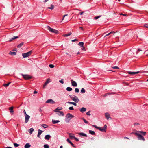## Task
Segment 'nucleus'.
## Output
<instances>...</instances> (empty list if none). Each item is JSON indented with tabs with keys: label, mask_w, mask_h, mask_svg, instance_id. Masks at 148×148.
<instances>
[{
	"label": "nucleus",
	"mask_w": 148,
	"mask_h": 148,
	"mask_svg": "<svg viewBox=\"0 0 148 148\" xmlns=\"http://www.w3.org/2000/svg\"><path fill=\"white\" fill-rule=\"evenodd\" d=\"M131 134H133L137 136V138L139 140H142L143 141H144L145 140V139L144 137L140 134L139 132H137V131H136L135 132H132Z\"/></svg>",
	"instance_id": "obj_1"
},
{
	"label": "nucleus",
	"mask_w": 148,
	"mask_h": 148,
	"mask_svg": "<svg viewBox=\"0 0 148 148\" xmlns=\"http://www.w3.org/2000/svg\"><path fill=\"white\" fill-rule=\"evenodd\" d=\"M69 96L70 98L75 103H77L79 102V100L76 96L72 95H70Z\"/></svg>",
	"instance_id": "obj_2"
},
{
	"label": "nucleus",
	"mask_w": 148,
	"mask_h": 148,
	"mask_svg": "<svg viewBox=\"0 0 148 148\" xmlns=\"http://www.w3.org/2000/svg\"><path fill=\"white\" fill-rule=\"evenodd\" d=\"M74 117V116L70 113H68L67 114L65 119V121L66 122L68 123L70 121L71 119Z\"/></svg>",
	"instance_id": "obj_3"
},
{
	"label": "nucleus",
	"mask_w": 148,
	"mask_h": 148,
	"mask_svg": "<svg viewBox=\"0 0 148 148\" xmlns=\"http://www.w3.org/2000/svg\"><path fill=\"white\" fill-rule=\"evenodd\" d=\"M21 74L23 78L25 80H27L30 79L32 78V76L28 75H24L23 74Z\"/></svg>",
	"instance_id": "obj_4"
},
{
	"label": "nucleus",
	"mask_w": 148,
	"mask_h": 148,
	"mask_svg": "<svg viewBox=\"0 0 148 148\" xmlns=\"http://www.w3.org/2000/svg\"><path fill=\"white\" fill-rule=\"evenodd\" d=\"M32 53V51L31 50L28 52L23 53L22 55L24 58H25L29 56Z\"/></svg>",
	"instance_id": "obj_5"
},
{
	"label": "nucleus",
	"mask_w": 148,
	"mask_h": 148,
	"mask_svg": "<svg viewBox=\"0 0 148 148\" xmlns=\"http://www.w3.org/2000/svg\"><path fill=\"white\" fill-rule=\"evenodd\" d=\"M71 81L72 85L74 87H76L77 86V84L75 81H73V79H71Z\"/></svg>",
	"instance_id": "obj_6"
},
{
	"label": "nucleus",
	"mask_w": 148,
	"mask_h": 148,
	"mask_svg": "<svg viewBox=\"0 0 148 148\" xmlns=\"http://www.w3.org/2000/svg\"><path fill=\"white\" fill-rule=\"evenodd\" d=\"M25 122L27 123L29 121V120L30 118V116L28 114H26L25 116Z\"/></svg>",
	"instance_id": "obj_7"
},
{
	"label": "nucleus",
	"mask_w": 148,
	"mask_h": 148,
	"mask_svg": "<svg viewBox=\"0 0 148 148\" xmlns=\"http://www.w3.org/2000/svg\"><path fill=\"white\" fill-rule=\"evenodd\" d=\"M46 103H51V104H54L55 102L52 99H49L46 101Z\"/></svg>",
	"instance_id": "obj_8"
},
{
	"label": "nucleus",
	"mask_w": 148,
	"mask_h": 148,
	"mask_svg": "<svg viewBox=\"0 0 148 148\" xmlns=\"http://www.w3.org/2000/svg\"><path fill=\"white\" fill-rule=\"evenodd\" d=\"M50 82V80L49 79H48L46 82L45 83L44 85L43 86V88H45V87L46 86V85Z\"/></svg>",
	"instance_id": "obj_9"
},
{
	"label": "nucleus",
	"mask_w": 148,
	"mask_h": 148,
	"mask_svg": "<svg viewBox=\"0 0 148 148\" xmlns=\"http://www.w3.org/2000/svg\"><path fill=\"white\" fill-rule=\"evenodd\" d=\"M140 72L139 71H138L137 72H131V71H128V73L129 74L131 75H135L136 74H137L139 73Z\"/></svg>",
	"instance_id": "obj_10"
},
{
	"label": "nucleus",
	"mask_w": 148,
	"mask_h": 148,
	"mask_svg": "<svg viewBox=\"0 0 148 148\" xmlns=\"http://www.w3.org/2000/svg\"><path fill=\"white\" fill-rule=\"evenodd\" d=\"M68 134L71 139H74L75 137L73 134L72 133H69Z\"/></svg>",
	"instance_id": "obj_11"
},
{
	"label": "nucleus",
	"mask_w": 148,
	"mask_h": 148,
	"mask_svg": "<svg viewBox=\"0 0 148 148\" xmlns=\"http://www.w3.org/2000/svg\"><path fill=\"white\" fill-rule=\"evenodd\" d=\"M51 137V136L50 135L47 134L45 136V140H49Z\"/></svg>",
	"instance_id": "obj_12"
},
{
	"label": "nucleus",
	"mask_w": 148,
	"mask_h": 148,
	"mask_svg": "<svg viewBox=\"0 0 148 148\" xmlns=\"http://www.w3.org/2000/svg\"><path fill=\"white\" fill-rule=\"evenodd\" d=\"M57 114L60 116H63L64 115V113L62 111H58V112Z\"/></svg>",
	"instance_id": "obj_13"
},
{
	"label": "nucleus",
	"mask_w": 148,
	"mask_h": 148,
	"mask_svg": "<svg viewBox=\"0 0 148 148\" xmlns=\"http://www.w3.org/2000/svg\"><path fill=\"white\" fill-rule=\"evenodd\" d=\"M105 116L107 119H108L109 118H111L110 117V114L108 113H106L105 114Z\"/></svg>",
	"instance_id": "obj_14"
},
{
	"label": "nucleus",
	"mask_w": 148,
	"mask_h": 148,
	"mask_svg": "<svg viewBox=\"0 0 148 148\" xmlns=\"http://www.w3.org/2000/svg\"><path fill=\"white\" fill-rule=\"evenodd\" d=\"M86 108H85L82 107L80 109H79V110L82 113H83L86 111Z\"/></svg>",
	"instance_id": "obj_15"
},
{
	"label": "nucleus",
	"mask_w": 148,
	"mask_h": 148,
	"mask_svg": "<svg viewBox=\"0 0 148 148\" xmlns=\"http://www.w3.org/2000/svg\"><path fill=\"white\" fill-rule=\"evenodd\" d=\"M67 141L70 143L71 145L73 147H75V145L72 143L69 140V138H67Z\"/></svg>",
	"instance_id": "obj_16"
},
{
	"label": "nucleus",
	"mask_w": 148,
	"mask_h": 148,
	"mask_svg": "<svg viewBox=\"0 0 148 148\" xmlns=\"http://www.w3.org/2000/svg\"><path fill=\"white\" fill-rule=\"evenodd\" d=\"M31 147V145L29 143H27L25 144L24 146L25 148H29Z\"/></svg>",
	"instance_id": "obj_17"
},
{
	"label": "nucleus",
	"mask_w": 148,
	"mask_h": 148,
	"mask_svg": "<svg viewBox=\"0 0 148 148\" xmlns=\"http://www.w3.org/2000/svg\"><path fill=\"white\" fill-rule=\"evenodd\" d=\"M60 122V121L59 120H55L53 119L52 120V123L53 124H55L57 123H58Z\"/></svg>",
	"instance_id": "obj_18"
},
{
	"label": "nucleus",
	"mask_w": 148,
	"mask_h": 148,
	"mask_svg": "<svg viewBox=\"0 0 148 148\" xmlns=\"http://www.w3.org/2000/svg\"><path fill=\"white\" fill-rule=\"evenodd\" d=\"M137 132H139V133H141L142 134L143 136H145L146 135V132H143V131H137Z\"/></svg>",
	"instance_id": "obj_19"
},
{
	"label": "nucleus",
	"mask_w": 148,
	"mask_h": 148,
	"mask_svg": "<svg viewBox=\"0 0 148 148\" xmlns=\"http://www.w3.org/2000/svg\"><path fill=\"white\" fill-rule=\"evenodd\" d=\"M62 109V108L60 107H58L55 110H54V111L55 112H58V111H59L61 110Z\"/></svg>",
	"instance_id": "obj_20"
},
{
	"label": "nucleus",
	"mask_w": 148,
	"mask_h": 148,
	"mask_svg": "<svg viewBox=\"0 0 148 148\" xmlns=\"http://www.w3.org/2000/svg\"><path fill=\"white\" fill-rule=\"evenodd\" d=\"M9 110H10V112L11 113H13L14 112L13 107H11L9 108Z\"/></svg>",
	"instance_id": "obj_21"
},
{
	"label": "nucleus",
	"mask_w": 148,
	"mask_h": 148,
	"mask_svg": "<svg viewBox=\"0 0 148 148\" xmlns=\"http://www.w3.org/2000/svg\"><path fill=\"white\" fill-rule=\"evenodd\" d=\"M47 29L51 32H52V30L53 29L51 28L49 26H47Z\"/></svg>",
	"instance_id": "obj_22"
},
{
	"label": "nucleus",
	"mask_w": 148,
	"mask_h": 148,
	"mask_svg": "<svg viewBox=\"0 0 148 148\" xmlns=\"http://www.w3.org/2000/svg\"><path fill=\"white\" fill-rule=\"evenodd\" d=\"M79 135H81V136H85V137L87 136V135L86 134H85L84 133H83V132L79 133Z\"/></svg>",
	"instance_id": "obj_23"
},
{
	"label": "nucleus",
	"mask_w": 148,
	"mask_h": 148,
	"mask_svg": "<svg viewBox=\"0 0 148 148\" xmlns=\"http://www.w3.org/2000/svg\"><path fill=\"white\" fill-rule=\"evenodd\" d=\"M67 103L69 104H73L75 106H76L77 105L76 103L75 102L68 101V102H67Z\"/></svg>",
	"instance_id": "obj_24"
},
{
	"label": "nucleus",
	"mask_w": 148,
	"mask_h": 148,
	"mask_svg": "<svg viewBox=\"0 0 148 148\" xmlns=\"http://www.w3.org/2000/svg\"><path fill=\"white\" fill-rule=\"evenodd\" d=\"M89 133L92 135H94L95 134V132L94 131L89 130Z\"/></svg>",
	"instance_id": "obj_25"
},
{
	"label": "nucleus",
	"mask_w": 148,
	"mask_h": 148,
	"mask_svg": "<svg viewBox=\"0 0 148 148\" xmlns=\"http://www.w3.org/2000/svg\"><path fill=\"white\" fill-rule=\"evenodd\" d=\"M19 38V37L18 36H13L12 38L10 40V41H11L12 40H14L18 38Z\"/></svg>",
	"instance_id": "obj_26"
},
{
	"label": "nucleus",
	"mask_w": 148,
	"mask_h": 148,
	"mask_svg": "<svg viewBox=\"0 0 148 148\" xmlns=\"http://www.w3.org/2000/svg\"><path fill=\"white\" fill-rule=\"evenodd\" d=\"M71 34L72 33L71 32H70L69 33L64 34L63 36L64 37L68 36H70Z\"/></svg>",
	"instance_id": "obj_27"
},
{
	"label": "nucleus",
	"mask_w": 148,
	"mask_h": 148,
	"mask_svg": "<svg viewBox=\"0 0 148 148\" xmlns=\"http://www.w3.org/2000/svg\"><path fill=\"white\" fill-rule=\"evenodd\" d=\"M54 8V5L53 4L51 5V6L50 7H49L47 8V9H51V10H53Z\"/></svg>",
	"instance_id": "obj_28"
},
{
	"label": "nucleus",
	"mask_w": 148,
	"mask_h": 148,
	"mask_svg": "<svg viewBox=\"0 0 148 148\" xmlns=\"http://www.w3.org/2000/svg\"><path fill=\"white\" fill-rule=\"evenodd\" d=\"M9 54L11 55H15L16 54V53L15 52L10 51Z\"/></svg>",
	"instance_id": "obj_29"
},
{
	"label": "nucleus",
	"mask_w": 148,
	"mask_h": 148,
	"mask_svg": "<svg viewBox=\"0 0 148 148\" xmlns=\"http://www.w3.org/2000/svg\"><path fill=\"white\" fill-rule=\"evenodd\" d=\"M84 43L83 42H80L79 43L78 45L81 47H83Z\"/></svg>",
	"instance_id": "obj_30"
},
{
	"label": "nucleus",
	"mask_w": 148,
	"mask_h": 148,
	"mask_svg": "<svg viewBox=\"0 0 148 148\" xmlns=\"http://www.w3.org/2000/svg\"><path fill=\"white\" fill-rule=\"evenodd\" d=\"M41 126L44 128H46L48 127V125L46 124H43L41 125Z\"/></svg>",
	"instance_id": "obj_31"
},
{
	"label": "nucleus",
	"mask_w": 148,
	"mask_h": 148,
	"mask_svg": "<svg viewBox=\"0 0 148 148\" xmlns=\"http://www.w3.org/2000/svg\"><path fill=\"white\" fill-rule=\"evenodd\" d=\"M72 90V88L69 87H68L66 88V90L68 91H71Z\"/></svg>",
	"instance_id": "obj_32"
},
{
	"label": "nucleus",
	"mask_w": 148,
	"mask_h": 148,
	"mask_svg": "<svg viewBox=\"0 0 148 148\" xmlns=\"http://www.w3.org/2000/svg\"><path fill=\"white\" fill-rule=\"evenodd\" d=\"M23 42H21L17 46V47L18 48H20L21 47L22 45H23Z\"/></svg>",
	"instance_id": "obj_33"
},
{
	"label": "nucleus",
	"mask_w": 148,
	"mask_h": 148,
	"mask_svg": "<svg viewBox=\"0 0 148 148\" xmlns=\"http://www.w3.org/2000/svg\"><path fill=\"white\" fill-rule=\"evenodd\" d=\"M81 119H82L84 121V122L86 123V124H88V122L87 121H86V119H85L84 118H81Z\"/></svg>",
	"instance_id": "obj_34"
},
{
	"label": "nucleus",
	"mask_w": 148,
	"mask_h": 148,
	"mask_svg": "<svg viewBox=\"0 0 148 148\" xmlns=\"http://www.w3.org/2000/svg\"><path fill=\"white\" fill-rule=\"evenodd\" d=\"M81 92L82 93H84L85 92V90L84 88H82L81 91Z\"/></svg>",
	"instance_id": "obj_35"
},
{
	"label": "nucleus",
	"mask_w": 148,
	"mask_h": 148,
	"mask_svg": "<svg viewBox=\"0 0 148 148\" xmlns=\"http://www.w3.org/2000/svg\"><path fill=\"white\" fill-rule=\"evenodd\" d=\"M52 32H53L56 34L58 33V31L57 30H55L54 29H53V30H52Z\"/></svg>",
	"instance_id": "obj_36"
},
{
	"label": "nucleus",
	"mask_w": 148,
	"mask_h": 148,
	"mask_svg": "<svg viewBox=\"0 0 148 148\" xmlns=\"http://www.w3.org/2000/svg\"><path fill=\"white\" fill-rule=\"evenodd\" d=\"M98 130L102 132H105L106 131L105 129H104L103 128H102L101 127H100V128H99Z\"/></svg>",
	"instance_id": "obj_37"
},
{
	"label": "nucleus",
	"mask_w": 148,
	"mask_h": 148,
	"mask_svg": "<svg viewBox=\"0 0 148 148\" xmlns=\"http://www.w3.org/2000/svg\"><path fill=\"white\" fill-rule=\"evenodd\" d=\"M10 83H11V82H10L7 84H3V86L5 87L8 86L10 84Z\"/></svg>",
	"instance_id": "obj_38"
},
{
	"label": "nucleus",
	"mask_w": 148,
	"mask_h": 148,
	"mask_svg": "<svg viewBox=\"0 0 148 148\" xmlns=\"http://www.w3.org/2000/svg\"><path fill=\"white\" fill-rule=\"evenodd\" d=\"M43 132V131H42L40 130H38V134L41 135L42 133Z\"/></svg>",
	"instance_id": "obj_39"
},
{
	"label": "nucleus",
	"mask_w": 148,
	"mask_h": 148,
	"mask_svg": "<svg viewBox=\"0 0 148 148\" xmlns=\"http://www.w3.org/2000/svg\"><path fill=\"white\" fill-rule=\"evenodd\" d=\"M44 148H49V145L47 144H46L44 145Z\"/></svg>",
	"instance_id": "obj_40"
},
{
	"label": "nucleus",
	"mask_w": 148,
	"mask_h": 148,
	"mask_svg": "<svg viewBox=\"0 0 148 148\" xmlns=\"http://www.w3.org/2000/svg\"><path fill=\"white\" fill-rule=\"evenodd\" d=\"M30 132L29 133L31 134L32 133V132L34 130V129L33 128H31L29 129Z\"/></svg>",
	"instance_id": "obj_41"
},
{
	"label": "nucleus",
	"mask_w": 148,
	"mask_h": 148,
	"mask_svg": "<svg viewBox=\"0 0 148 148\" xmlns=\"http://www.w3.org/2000/svg\"><path fill=\"white\" fill-rule=\"evenodd\" d=\"M114 33V31L111 32H110L109 33H108V34L106 35L105 36H109V35L111 34H112L113 33Z\"/></svg>",
	"instance_id": "obj_42"
},
{
	"label": "nucleus",
	"mask_w": 148,
	"mask_h": 148,
	"mask_svg": "<svg viewBox=\"0 0 148 148\" xmlns=\"http://www.w3.org/2000/svg\"><path fill=\"white\" fill-rule=\"evenodd\" d=\"M14 145L15 147H18L19 145V144L15 143H14Z\"/></svg>",
	"instance_id": "obj_43"
},
{
	"label": "nucleus",
	"mask_w": 148,
	"mask_h": 148,
	"mask_svg": "<svg viewBox=\"0 0 148 148\" xmlns=\"http://www.w3.org/2000/svg\"><path fill=\"white\" fill-rule=\"evenodd\" d=\"M75 92L76 93H78L79 92V89L78 88H76L75 90Z\"/></svg>",
	"instance_id": "obj_44"
},
{
	"label": "nucleus",
	"mask_w": 148,
	"mask_h": 148,
	"mask_svg": "<svg viewBox=\"0 0 148 148\" xmlns=\"http://www.w3.org/2000/svg\"><path fill=\"white\" fill-rule=\"evenodd\" d=\"M144 54H145L147 56H148V50L145 51L144 52Z\"/></svg>",
	"instance_id": "obj_45"
},
{
	"label": "nucleus",
	"mask_w": 148,
	"mask_h": 148,
	"mask_svg": "<svg viewBox=\"0 0 148 148\" xmlns=\"http://www.w3.org/2000/svg\"><path fill=\"white\" fill-rule=\"evenodd\" d=\"M49 66L51 68H53L54 67V66L52 64H50L49 65Z\"/></svg>",
	"instance_id": "obj_46"
},
{
	"label": "nucleus",
	"mask_w": 148,
	"mask_h": 148,
	"mask_svg": "<svg viewBox=\"0 0 148 148\" xmlns=\"http://www.w3.org/2000/svg\"><path fill=\"white\" fill-rule=\"evenodd\" d=\"M59 82L62 84H63L64 83L63 79H62L61 80H59Z\"/></svg>",
	"instance_id": "obj_47"
},
{
	"label": "nucleus",
	"mask_w": 148,
	"mask_h": 148,
	"mask_svg": "<svg viewBox=\"0 0 148 148\" xmlns=\"http://www.w3.org/2000/svg\"><path fill=\"white\" fill-rule=\"evenodd\" d=\"M69 110H74V108L73 106L70 107L69 108Z\"/></svg>",
	"instance_id": "obj_48"
},
{
	"label": "nucleus",
	"mask_w": 148,
	"mask_h": 148,
	"mask_svg": "<svg viewBox=\"0 0 148 148\" xmlns=\"http://www.w3.org/2000/svg\"><path fill=\"white\" fill-rule=\"evenodd\" d=\"M93 127H94L95 128L97 129L98 130L99 128H100V127H97V126L95 125H93Z\"/></svg>",
	"instance_id": "obj_49"
},
{
	"label": "nucleus",
	"mask_w": 148,
	"mask_h": 148,
	"mask_svg": "<svg viewBox=\"0 0 148 148\" xmlns=\"http://www.w3.org/2000/svg\"><path fill=\"white\" fill-rule=\"evenodd\" d=\"M112 68L114 69H119V68L117 66H113Z\"/></svg>",
	"instance_id": "obj_50"
},
{
	"label": "nucleus",
	"mask_w": 148,
	"mask_h": 148,
	"mask_svg": "<svg viewBox=\"0 0 148 148\" xmlns=\"http://www.w3.org/2000/svg\"><path fill=\"white\" fill-rule=\"evenodd\" d=\"M101 16H96V17H95L94 18V19H97L99 18Z\"/></svg>",
	"instance_id": "obj_51"
},
{
	"label": "nucleus",
	"mask_w": 148,
	"mask_h": 148,
	"mask_svg": "<svg viewBox=\"0 0 148 148\" xmlns=\"http://www.w3.org/2000/svg\"><path fill=\"white\" fill-rule=\"evenodd\" d=\"M107 128V125H104V126L103 127V128H104V129H105V131H106Z\"/></svg>",
	"instance_id": "obj_52"
},
{
	"label": "nucleus",
	"mask_w": 148,
	"mask_h": 148,
	"mask_svg": "<svg viewBox=\"0 0 148 148\" xmlns=\"http://www.w3.org/2000/svg\"><path fill=\"white\" fill-rule=\"evenodd\" d=\"M90 111H89L88 112H87L86 113V114L87 115H90Z\"/></svg>",
	"instance_id": "obj_53"
},
{
	"label": "nucleus",
	"mask_w": 148,
	"mask_h": 148,
	"mask_svg": "<svg viewBox=\"0 0 148 148\" xmlns=\"http://www.w3.org/2000/svg\"><path fill=\"white\" fill-rule=\"evenodd\" d=\"M139 125V123H134V126H136V125Z\"/></svg>",
	"instance_id": "obj_54"
},
{
	"label": "nucleus",
	"mask_w": 148,
	"mask_h": 148,
	"mask_svg": "<svg viewBox=\"0 0 148 148\" xmlns=\"http://www.w3.org/2000/svg\"><path fill=\"white\" fill-rule=\"evenodd\" d=\"M75 140L76 141H79V139L76 138V137H75L74 138Z\"/></svg>",
	"instance_id": "obj_55"
},
{
	"label": "nucleus",
	"mask_w": 148,
	"mask_h": 148,
	"mask_svg": "<svg viewBox=\"0 0 148 148\" xmlns=\"http://www.w3.org/2000/svg\"><path fill=\"white\" fill-rule=\"evenodd\" d=\"M144 26L145 27L148 28V24H145Z\"/></svg>",
	"instance_id": "obj_56"
},
{
	"label": "nucleus",
	"mask_w": 148,
	"mask_h": 148,
	"mask_svg": "<svg viewBox=\"0 0 148 148\" xmlns=\"http://www.w3.org/2000/svg\"><path fill=\"white\" fill-rule=\"evenodd\" d=\"M67 15H68V14H65V15H64L63 16V18L62 21L64 19V18L65 17V16H67Z\"/></svg>",
	"instance_id": "obj_57"
},
{
	"label": "nucleus",
	"mask_w": 148,
	"mask_h": 148,
	"mask_svg": "<svg viewBox=\"0 0 148 148\" xmlns=\"http://www.w3.org/2000/svg\"><path fill=\"white\" fill-rule=\"evenodd\" d=\"M23 112L24 113V114H25V116L26 115V114H27L26 113V111H25V110H23Z\"/></svg>",
	"instance_id": "obj_58"
},
{
	"label": "nucleus",
	"mask_w": 148,
	"mask_h": 148,
	"mask_svg": "<svg viewBox=\"0 0 148 148\" xmlns=\"http://www.w3.org/2000/svg\"><path fill=\"white\" fill-rule=\"evenodd\" d=\"M77 39H75L73 40H72V42H75V41H77Z\"/></svg>",
	"instance_id": "obj_59"
},
{
	"label": "nucleus",
	"mask_w": 148,
	"mask_h": 148,
	"mask_svg": "<svg viewBox=\"0 0 148 148\" xmlns=\"http://www.w3.org/2000/svg\"><path fill=\"white\" fill-rule=\"evenodd\" d=\"M112 94H113V93H107L106 94V96L107 95H110Z\"/></svg>",
	"instance_id": "obj_60"
},
{
	"label": "nucleus",
	"mask_w": 148,
	"mask_h": 148,
	"mask_svg": "<svg viewBox=\"0 0 148 148\" xmlns=\"http://www.w3.org/2000/svg\"><path fill=\"white\" fill-rule=\"evenodd\" d=\"M40 135L39 134H38V135H37V137L38 138H40Z\"/></svg>",
	"instance_id": "obj_61"
},
{
	"label": "nucleus",
	"mask_w": 148,
	"mask_h": 148,
	"mask_svg": "<svg viewBox=\"0 0 148 148\" xmlns=\"http://www.w3.org/2000/svg\"><path fill=\"white\" fill-rule=\"evenodd\" d=\"M84 13V12H82L80 13H79V14H80V15H82V14H83Z\"/></svg>",
	"instance_id": "obj_62"
},
{
	"label": "nucleus",
	"mask_w": 148,
	"mask_h": 148,
	"mask_svg": "<svg viewBox=\"0 0 148 148\" xmlns=\"http://www.w3.org/2000/svg\"><path fill=\"white\" fill-rule=\"evenodd\" d=\"M82 50H84L85 49V48L83 46V47H82Z\"/></svg>",
	"instance_id": "obj_63"
},
{
	"label": "nucleus",
	"mask_w": 148,
	"mask_h": 148,
	"mask_svg": "<svg viewBox=\"0 0 148 148\" xmlns=\"http://www.w3.org/2000/svg\"><path fill=\"white\" fill-rule=\"evenodd\" d=\"M5 148H12L10 147H5Z\"/></svg>",
	"instance_id": "obj_64"
}]
</instances>
